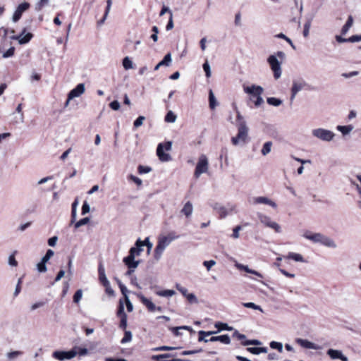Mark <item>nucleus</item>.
<instances>
[{
	"mask_svg": "<svg viewBox=\"0 0 361 361\" xmlns=\"http://www.w3.org/2000/svg\"><path fill=\"white\" fill-rule=\"evenodd\" d=\"M243 306L245 307H247V308H252V309L255 310H259L261 312H264L262 308L259 305H256L255 303L252 302H243Z\"/></svg>",
	"mask_w": 361,
	"mask_h": 361,
	"instance_id": "nucleus-40",
	"label": "nucleus"
},
{
	"mask_svg": "<svg viewBox=\"0 0 361 361\" xmlns=\"http://www.w3.org/2000/svg\"><path fill=\"white\" fill-rule=\"evenodd\" d=\"M267 102L271 106H279L282 104L283 101L276 97H268L267 99Z\"/></svg>",
	"mask_w": 361,
	"mask_h": 361,
	"instance_id": "nucleus-36",
	"label": "nucleus"
},
{
	"mask_svg": "<svg viewBox=\"0 0 361 361\" xmlns=\"http://www.w3.org/2000/svg\"><path fill=\"white\" fill-rule=\"evenodd\" d=\"M210 342L219 341L224 344L228 345L231 343V338L228 335L224 334L218 336H212L209 338Z\"/></svg>",
	"mask_w": 361,
	"mask_h": 361,
	"instance_id": "nucleus-24",
	"label": "nucleus"
},
{
	"mask_svg": "<svg viewBox=\"0 0 361 361\" xmlns=\"http://www.w3.org/2000/svg\"><path fill=\"white\" fill-rule=\"evenodd\" d=\"M215 327L218 328L219 329V331H221V330H228V331H230L232 329V327L229 326L226 323H221V322H217L215 324Z\"/></svg>",
	"mask_w": 361,
	"mask_h": 361,
	"instance_id": "nucleus-49",
	"label": "nucleus"
},
{
	"mask_svg": "<svg viewBox=\"0 0 361 361\" xmlns=\"http://www.w3.org/2000/svg\"><path fill=\"white\" fill-rule=\"evenodd\" d=\"M312 135L313 137L324 142L332 141L336 135L333 131L322 128L313 129Z\"/></svg>",
	"mask_w": 361,
	"mask_h": 361,
	"instance_id": "nucleus-3",
	"label": "nucleus"
},
{
	"mask_svg": "<svg viewBox=\"0 0 361 361\" xmlns=\"http://www.w3.org/2000/svg\"><path fill=\"white\" fill-rule=\"evenodd\" d=\"M123 66L126 70L133 68V62L128 56L123 59Z\"/></svg>",
	"mask_w": 361,
	"mask_h": 361,
	"instance_id": "nucleus-48",
	"label": "nucleus"
},
{
	"mask_svg": "<svg viewBox=\"0 0 361 361\" xmlns=\"http://www.w3.org/2000/svg\"><path fill=\"white\" fill-rule=\"evenodd\" d=\"M241 344L244 346H247L250 345H261V342L259 340L252 339V340H245L244 341L241 342Z\"/></svg>",
	"mask_w": 361,
	"mask_h": 361,
	"instance_id": "nucleus-44",
	"label": "nucleus"
},
{
	"mask_svg": "<svg viewBox=\"0 0 361 361\" xmlns=\"http://www.w3.org/2000/svg\"><path fill=\"white\" fill-rule=\"evenodd\" d=\"M76 356V353L73 350V348L70 350H56L52 353V357L60 361L66 360H71Z\"/></svg>",
	"mask_w": 361,
	"mask_h": 361,
	"instance_id": "nucleus-11",
	"label": "nucleus"
},
{
	"mask_svg": "<svg viewBox=\"0 0 361 361\" xmlns=\"http://www.w3.org/2000/svg\"><path fill=\"white\" fill-rule=\"evenodd\" d=\"M267 62L274 73V78L278 80L282 74L281 62H280L275 55H270L267 59Z\"/></svg>",
	"mask_w": 361,
	"mask_h": 361,
	"instance_id": "nucleus-4",
	"label": "nucleus"
},
{
	"mask_svg": "<svg viewBox=\"0 0 361 361\" xmlns=\"http://www.w3.org/2000/svg\"><path fill=\"white\" fill-rule=\"evenodd\" d=\"M326 354L332 360L339 359L341 361H348V358L345 356L339 350L329 349L326 352Z\"/></svg>",
	"mask_w": 361,
	"mask_h": 361,
	"instance_id": "nucleus-17",
	"label": "nucleus"
},
{
	"mask_svg": "<svg viewBox=\"0 0 361 361\" xmlns=\"http://www.w3.org/2000/svg\"><path fill=\"white\" fill-rule=\"evenodd\" d=\"M137 171L140 174L147 173L152 171V168L147 166L139 165Z\"/></svg>",
	"mask_w": 361,
	"mask_h": 361,
	"instance_id": "nucleus-53",
	"label": "nucleus"
},
{
	"mask_svg": "<svg viewBox=\"0 0 361 361\" xmlns=\"http://www.w3.org/2000/svg\"><path fill=\"white\" fill-rule=\"evenodd\" d=\"M90 221V217L86 216L83 219H81L79 221H75V223H73L74 230L76 231L82 226L87 225Z\"/></svg>",
	"mask_w": 361,
	"mask_h": 361,
	"instance_id": "nucleus-30",
	"label": "nucleus"
},
{
	"mask_svg": "<svg viewBox=\"0 0 361 361\" xmlns=\"http://www.w3.org/2000/svg\"><path fill=\"white\" fill-rule=\"evenodd\" d=\"M84 92L85 85L83 83L78 84L75 88L71 90L68 94V97L64 104L65 107L68 106L71 100L75 97H80Z\"/></svg>",
	"mask_w": 361,
	"mask_h": 361,
	"instance_id": "nucleus-10",
	"label": "nucleus"
},
{
	"mask_svg": "<svg viewBox=\"0 0 361 361\" xmlns=\"http://www.w3.org/2000/svg\"><path fill=\"white\" fill-rule=\"evenodd\" d=\"M171 147H172V142H171V141H168V142H165L164 144L159 143L158 145L157 148V154L159 159L161 161H169L171 159V157L169 154L165 153L164 152V148H165V149L166 151H169V150H171Z\"/></svg>",
	"mask_w": 361,
	"mask_h": 361,
	"instance_id": "nucleus-5",
	"label": "nucleus"
},
{
	"mask_svg": "<svg viewBox=\"0 0 361 361\" xmlns=\"http://www.w3.org/2000/svg\"><path fill=\"white\" fill-rule=\"evenodd\" d=\"M176 118V115L172 111H169L165 116L164 121L167 123H174Z\"/></svg>",
	"mask_w": 361,
	"mask_h": 361,
	"instance_id": "nucleus-39",
	"label": "nucleus"
},
{
	"mask_svg": "<svg viewBox=\"0 0 361 361\" xmlns=\"http://www.w3.org/2000/svg\"><path fill=\"white\" fill-rule=\"evenodd\" d=\"M211 206L214 210L218 212V213L219 214V217L221 219H224L228 215V212L226 209L224 207L221 206L220 204L216 202L211 204Z\"/></svg>",
	"mask_w": 361,
	"mask_h": 361,
	"instance_id": "nucleus-25",
	"label": "nucleus"
},
{
	"mask_svg": "<svg viewBox=\"0 0 361 361\" xmlns=\"http://www.w3.org/2000/svg\"><path fill=\"white\" fill-rule=\"evenodd\" d=\"M132 337H133V336H132V333H131V331H126H126H125V333H124V336H123V338L121 339V343L122 344H124V343H128V342L131 341V340H132Z\"/></svg>",
	"mask_w": 361,
	"mask_h": 361,
	"instance_id": "nucleus-43",
	"label": "nucleus"
},
{
	"mask_svg": "<svg viewBox=\"0 0 361 361\" xmlns=\"http://www.w3.org/2000/svg\"><path fill=\"white\" fill-rule=\"evenodd\" d=\"M252 203L254 204H268L271 206L273 208H276L277 207L276 204L272 201L271 200L269 199L267 197H256L253 198Z\"/></svg>",
	"mask_w": 361,
	"mask_h": 361,
	"instance_id": "nucleus-18",
	"label": "nucleus"
},
{
	"mask_svg": "<svg viewBox=\"0 0 361 361\" xmlns=\"http://www.w3.org/2000/svg\"><path fill=\"white\" fill-rule=\"evenodd\" d=\"M32 37V33L26 32V28H23L18 35L13 36L11 39L18 40L20 44H25L28 43Z\"/></svg>",
	"mask_w": 361,
	"mask_h": 361,
	"instance_id": "nucleus-13",
	"label": "nucleus"
},
{
	"mask_svg": "<svg viewBox=\"0 0 361 361\" xmlns=\"http://www.w3.org/2000/svg\"><path fill=\"white\" fill-rule=\"evenodd\" d=\"M192 211L193 207L192 203L190 202H187L181 209V213L185 214L186 217H189L191 216Z\"/></svg>",
	"mask_w": 361,
	"mask_h": 361,
	"instance_id": "nucleus-28",
	"label": "nucleus"
},
{
	"mask_svg": "<svg viewBox=\"0 0 361 361\" xmlns=\"http://www.w3.org/2000/svg\"><path fill=\"white\" fill-rule=\"evenodd\" d=\"M15 52V48L13 47H10L6 51H5L3 54L4 58H9L13 56Z\"/></svg>",
	"mask_w": 361,
	"mask_h": 361,
	"instance_id": "nucleus-61",
	"label": "nucleus"
},
{
	"mask_svg": "<svg viewBox=\"0 0 361 361\" xmlns=\"http://www.w3.org/2000/svg\"><path fill=\"white\" fill-rule=\"evenodd\" d=\"M49 0H39L35 5V10L36 11H42L45 6H48Z\"/></svg>",
	"mask_w": 361,
	"mask_h": 361,
	"instance_id": "nucleus-34",
	"label": "nucleus"
},
{
	"mask_svg": "<svg viewBox=\"0 0 361 361\" xmlns=\"http://www.w3.org/2000/svg\"><path fill=\"white\" fill-rule=\"evenodd\" d=\"M173 355L169 353L154 355L152 356V360L154 361H170L171 360H167V358L171 357Z\"/></svg>",
	"mask_w": 361,
	"mask_h": 361,
	"instance_id": "nucleus-31",
	"label": "nucleus"
},
{
	"mask_svg": "<svg viewBox=\"0 0 361 361\" xmlns=\"http://www.w3.org/2000/svg\"><path fill=\"white\" fill-rule=\"evenodd\" d=\"M295 342L300 345L302 348L305 349H312V350H321L322 346L317 345L307 339H303L300 338H298L295 339Z\"/></svg>",
	"mask_w": 361,
	"mask_h": 361,
	"instance_id": "nucleus-14",
	"label": "nucleus"
},
{
	"mask_svg": "<svg viewBox=\"0 0 361 361\" xmlns=\"http://www.w3.org/2000/svg\"><path fill=\"white\" fill-rule=\"evenodd\" d=\"M109 106H110L111 109L114 110V111L118 110L120 109V106H121L120 103L117 100H114V101L111 102L109 104Z\"/></svg>",
	"mask_w": 361,
	"mask_h": 361,
	"instance_id": "nucleus-64",
	"label": "nucleus"
},
{
	"mask_svg": "<svg viewBox=\"0 0 361 361\" xmlns=\"http://www.w3.org/2000/svg\"><path fill=\"white\" fill-rule=\"evenodd\" d=\"M145 120V117L143 116H140L133 123V126L135 128H139L143 123V121Z\"/></svg>",
	"mask_w": 361,
	"mask_h": 361,
	"instance_id": "nucleus-56",
	"label": "nucleus"
},
{
	"mask_svg": "<svg viewBox=\"0 0 361 361\" xmlns=\"http://www.w3.org/2000/svg\"><path fill=\"white\" fill-rule=\"evenodd\" d=\"M244 92L250 95V100L256 99V97L262 95L264 92V88L262 86L252 85L250 86H243Z\"/></svg>",
	"mask_w": 361,
	"mask_h": 361,
	"instance_id": "nucleus-9",
	"label": "nucleus"
},
{
	"mask_svg": "<svg viewBox=\"0 0 361 361\" xmlns=\"http://www.w3.org/2000/svg\"><path fill=\"white\" fill-rule=\"evenodd\" d=\"M54 255V252L52 250L49 249L47 250L46 254L42 257L41 259L42 261H44L45 262H47Z\"/></svg>",
	"mask_w": 361,
	"mask_h": 361,
	"instance_id": "nucleus-55",
	"label": "nucleus"
},
{
	"mask_svg": "<svg viewBox=\"0 0 361 361\" xmlns=\"http://www.w3.org/2000/svg\"><path fill=\"white\" fill-rule=\"evenodd\" d=\"M46 264L47 262L41 259V261L37 264V269L39 273H44L47 271V268Z\"/></svg>",
	"mask_w": 361,
	"mask_h": 361,
	"instance_id": "nucleus-47",
	"label": "nucleus"
},
{
	"mask_svg": "<svg viewBox=\"0 0 361 361\" xmlns=\"http://www.w3.org/2000/svg\"><path fill=\"white\" fill-rule=\"evenodd\" d=\"M142 247V242L140 238H138L135 243V247H132L130 249L129 255L128 256L135 258L136 256H140L143 250Z\"/></svg>",
	"mask_w": 361,
	"mask_h": 361,
	"instance_id": "nucleus-15",
	"label": "nucleus"
},
{
	"mask_svg": "<svg viewBox=\"0 0 361 361\" xmlns=\"http://www.w3.org/2000/svg\"><path fill=\"white\" fill-rule=\"evenodd\" d=\"M310 27H311V20L309 19L307 20L305 25H304V30H303V36L305 37H308L309 35V32H310Z\"/></svg>",
	"mask_w": 361,
	"mask_h": 361,
	"instance_id": "nucleus-50",
	"label": "nucleus"
},
{
	"mask_svg": "<svg viewBox=\"0 0 361 361\" xmlns=\"http://www.w3.org/2000/svg\"><path fill=\"white\" fill-rule=\"evenodd\" d=\"M139 298L141 302L146 306L149 312H152L156 311V305L149 299L147 298L142 294L139 295Z\"/></svg>",
	"mask_w": 361,
	"mask_h": 361,
	"instance_id": "nucleus-21",
	"label": "nucleus"
},
{
	"mask_svg": "<svg viewBox=\"0 0 361 361\" xmlns=\"http://www.w3.org/2000/svg\"><path fill=\"white\" fill-rule=\"evenodd\" d=\"M353 128L354 127L352 125L336 126V129L340 131L344 136L348 135L353 130Z\"/></svg>",
	"mask_w": 361,
	"mask_h": 361,
	"instance_id": "nucleus-29",
	"label": "nucleus"
},
{
	"mask_svg": "<svg viewBox=\"0 0 361 361\" xmlns=\"http://www.w3.org/2000/svg\"><path fill=\"white\" fill-rule=\"evenodd\" d=\"M22 354H23L22 351H19V350L11 351L6 354V357L9 360H13V359L16 358L17 357L21 355Z\"/></svg>",
	"mask_w": 361,
	"mask_h": 361,
	"instance_id": "nucleus-51",
	"label": "nucleus"
},
{
	"mask_svg": "<svg viewBox=\"0 0 361 361\" xmlns=\"http://www.w3.org/2000/svg\"><path fill=\"white\" fill-rule=\"evenodd\" d=\"M190 303H197L198 300L195 294L188 293L185 297Z\"/></svg>",
	"mask_w": 361,
	"mask_h": 361,
	"instance_id": "nucleus-60",
	"label": "nucleus"
},
{
	"mask_svg": "<svg viewBox=\"0 0 361 361\" xmlns=\"http://www.w3.org/2000/svg\"><path fill=\"white\" fill-rule=\"evenodd\" d=\"M117 316L122 318V317H127V314H126L124 311V305L121 300H119V306L117 311Z\"/></svg>",
	"mask_w": 361,
	"mask_h": 361,
	"instance_id": "nucleus-45",
	"label": "nucleus"
},
{
	"mask_svg": "<svg viewBox=\"0 0 361 361\" xmlns=\"http://www.w3.org/2000/svg\"><path fill=\"white\" fill-rule=\"evenodd\" d=\"M79 204V200L78 198L76 197L71 205V221H70V226H72L73 223L76 221L77 217V207Z\"/></svg>",
	"mask_w": 361,
	"mask_h": 361,
	"instance_id": "nucleus-20",
	"label": "nucleus"
},
{
	"mask_svg": "<svg viewBox=\"0 0 361 361\" xmlns=\"http://www.w3.org/2000/svg\"><path fill=\"white\" fill-rule=\"evenodd\" d=\"M272 145L273 143L271 141L266 142L263 145L262 149L261 150V153L263 156H266L271 152Z\"/></svg>",
	"mask_w": 361,
	"mask_h": 361,
	"instance_id": "nucleus-33",
	"label": "nucleus"
},
{
	"mask_svg": "<svg viewBox=\"0 0 361 361\" xmlns=\"http://www.w3.org/2000/svg\"><path fill=\"white\" fill-rule=\"evenodd\" d=\"M202 68L205 72L206 77L207 78H210L212 75L211 67L207 60L203 63Z\"/></svg>",
	"mask_w": 361,
	"mask_h": 361,
	"instance_id": "nucleus-46",
	"label": "nucleus"
},
{
	"mask_svg": "<svg viewBox=\"0 0 361 361\" xmlns=\"http://www.w3.org/2000/svg\"><path fill=\"white\" fill-rule=\"evenodd\" d=\"M357 178L360 183H356L354 180H350V183L353 185L355 186L359 195V197L361 199V175H357Z\"/></svg>",
	"mask_w": 361,
	"mask_h": 361,
	"instance_id": "nucleus-42",
	"label": "nucleus"
},
{
	"mask_svg": "<svg viewBox=\"0 0 361 361\" xmlns=\"http://www.w3.org/2000/svg\"><path fill=\"white\" fill-rule=\"evenodd\" d=\"M82 296V290L79 289V290H76V292L75 293V294L73 295V302L75 303H78L80 300Z\"/></svg>",
	"mask_w": 361,
	"mask_h": 361,
	"instance_id": "nucleus-59",
	"label": "nucleus"
},
{
	"mask_svg": "<svg viewBox=\"0 0 361 361\" xmlns=\"http://www.w3.org/2000/svg\"><path fill=\"white\" fill-rule=\"evenodd\" d=\"M98 272H99V279L102 285L104 283H106L108 285V282H109V281L106 278V276L105 274V269L102 262H100L99 264Z\"/></svg>",
	"mask_w": 361,
	"mask_h": 361,
	"instance_id": "nucleus-26",
	"label": "nucleus"
},
{
	"mask_svg": "<svg viewBox=\"0 0 361 361\" xmlns=\"http://www.w3.org/2000/svg\"><path fill=\"white\" fill-rule=\"evenodd\" d=\"M73 350L76 353V355H78L80 356H83L88 353V350L86 348H82L79 346L73 347Z\"/></svg>",
	"mask_w": 361,
	"mask_h": 361,
	"instance_id": "nucleus-41",
	"label": "nucleus"
},
{
	"mask_svg": "<svg viewBox=\"0 0 361 361\" xmlns=\"http://www.w3.org/2000/svg\"><path fill=\"white\" fill-rule=\"evenodd\" d=\"M156 294L161 297L169 298L174 295L176 292L173 290H164L157 291Z\"/></svg>",
	"mask_w": 361,
	"mask_h": 361,
	"instance_id": "nucleus-35",
	"label": "nucleus"
},
{
	"mask_svg": "<svg viewBox=\"0 0 361 361\" xmlns=\"http://www.w3.org/2000/svg\"><path fill=\"white\" fill-rule=\"evenodd\" d=\"M232 336H233V338H236L237 339H238V340L241 341V342H242V341H244L245 340H247V339H246V336H245V334H243L239 333V332H238V331H237V330H235V331L233 332V334Z\"/></svg>",
	"mask_w": 361,
	"mask_h": 361,
	"instance_id": "nucleus-57",
	"label": "nucleus"
},
{
	"mask_svg": "<svg viewBox=\"0 0 361 361\" xmlns=\"http://www.w3.org/2000/svg\"><path fill=\"white\" fill-rule=\"evenodd\" d=\"M209 166L208 159L205 154H201L195 167L194 176L199 178L201 174L207 172Z\"/></svg>",
	"mask_w": 361,
	"mask_h": 361,
	"instance_id": "nucleus-6",
	"label": "nucleus"
},
{
	"mask_svg": "<svg viewBox=\"0 0 361 361\" xmlns=\"http://www.w3.org/2000/svg\"><path fill=\"white\" fill-rule=\"evenodd\" d=\"M302 236L314 243H319L327 247L334 249L337 247L336 243L331 238L321 233H312L310 231H305Z\"/></svg>",
	"mask_w": 361,
	"mask_h": 361,
	"instance_id": "nucleus-1",
	"label": "nucleus"
},
{
	"mask_svg": "<svg viewBox=\"0 0 361 361\" xmlns=\"http://www.w3.org/2000/svg\"><path fill=\"white\" fill-rule=\"evenodd\" d=\"M287 257L288 259H293L295 262H305L303 257L300 254H298V253L289 252Z\"/></svg>",
	"mask_w": 361,
	"mask_h": 361,
	"instance_id": "nucleus-37",
	"label": "nucleus"
},
{
	"mask_svg": "<svg viewBox=\"0 0 361 361\" xmlns=\"http://www.w3.org/2000/svg\"><path fill=\"white\" fill-rule=\"evenodd\" d=\"M125 302L126 304L127 310L128 312H131L133 310V305L131 303L128 296H126L125 298Z\"/></svg>",
	"mask_w": 361,
	"mask_h": 361,
	"instance_id": "nucleus-63",
	"label": "nucleus"
},
{
	"mask_svg": "<svg viewBox=\"0 0 361 361\" xmlns=\"http://www.w3.org/2000/svg\"><path fill=\"white\" fill-rule=\"evenodd\" d=\"M353 23V18L352 16H349L345 24L343 26L341 29V34L345 35L348 32L349 29L352 27Z\"/></svg>",
	"mask_w": 361,
	"mask_h": 361,
	"instance_id": "nucleus-32",
	"label": "nucleus"
},
{
	"mask_svg": "<svg viewBox=\"0 0 361 361\" xmlns=\"http://www.w3.org/2000/svg\"><path fill=\"white\" fill-rule=\"evenodd\" d=\"M270 347L273 349L278 350L280 353L283 351V344L276 341H271L270 343Z\"/></svg>",
	"mask_w": 361,
	"mask_h": 361,
	"instance_id": "nucleus-52",
	"label": "nucleus"
},
{
	"mask_svg": "<svg viewBox=\"0 0 361 361\" xmlns=\"http://www.w3.org/2000/svg\"><path fill=\"white\" fill-rule=\"evenodd\" d=\"M235 266L239 270H243V271H245L247 273L254 274V275H255V276H258L259 278H263L262 274H261L259 272H258V271H257L255 270L250 269L248 267V266H247V265H244V264H240V263H235Z\"/></svg>",
	"mask_w": 361,
	"mask_h": 361,
	"instance_id": "nucleus-22",
	"label": "nucleus"
},
{
	"mask_svg": "<svg viewBox=\"0 0 361 361\" xmlns=\"http://www.w3.org/2000/svg\"><path fill=\"white\" fill-rule=\"evenodd\" d=\"M209 107L212 109H215V107L217 105V103H216V98L214 97V93H213L212 90H210L209 92Z\"/></svg>",
	"mask_w": 361,
	"mask_h": 361,
	"instance_id": "nucleus-38",
	"label": "nucleus"
},
{
	"mask_svg": "<svg viewBox=\"0 0 361 361\" xmlns=\"http://www.w3.org/2000/svg\"><path fill=\"white\" fill-rule=\"evenodd\" d=\"M170 243H171L168 238H165V236H161L159 238L157 245L154 252V257L157 261H159L161 259L164 250L167 246L169 245Z\"/></svg>",
	"mask_w": 361,
	"mask_h": 361,
	"instance_id": "nucleus-7",
	"label": "nucleus"
},
{
	"mask_svg": "<svg viewBox=\"0 0 361 361\" xmlns=\"http://www.w3.org/2000/svg\"><path fill=\"white\" fill-rule=\"evenodd\" d=\"M171 54H166L164 59L154 67V71H157L161 66H169L171 65Z\"/></svg>",
	"mask_w": 361,
	"mask_h": 361,
	"instance_id": "nucleus-23",
	"label": "nucleus"
},
{
	"mask_svg": "<svg viewBox=\"0 0 361 361\" xmlns=\"http://www.w3.org/2000/svg\"><path fill=\"white\" fill-rule=\"evenodd\" d=\"M90 212V206L87 200L84 201L82 207V211L81 214L85 215L86 214L89 213Z\"/></svg>",
	"mask_w": 361,
	"mask_h": 361,
	"instance_id": "nucleus-54",
	"label": "nucleus"
},
{
	"mask_svg": "<svg viewBox=\"0 0 361 361\" xmlns=\"http://www.w3.org/2000/svg\"><path fill=\"white\" fill-rule=\"evenodd\" d=\"M123 262L128 268L135 269L138 267L140 260H135V257L127 256L123 258Z\"/></svg>",
	"mask_w": 361,
	"mask_h": 361,
	"instance_id": "nucleus-19",
	"label": "nucleus"
},
{
	"mask_svg": "<svg viewBox=\"0 0 361 361\" xmlns=\"http://www.w3.org/2000/svg\"><path fill=\"white\" fill-rule=\"evenodd\" d=\"M30 7V4L28 2H23L20 4L12 16V21L14 23L18 22L22 17V15Z\"/></svg>",
	"mask_w": 361,
	"mask_h": 361,
	"instance_id": "nucleus-12",
	"label": "nucleus"
},
{
	"mask_svg": "<svg viewBox=\"0 0 361 361\" xmlns=\"http://www.w3.org/2000/svg\"><path fill=\"white\" fill-rule=\"evenodd\" d=\"M217 331H200L198 332V341L199 342H204V343H207V342H210L209 341V339H207L206 338V336H210V335H212L214 334H216Z\"/></svg>",
	"mask_w": 361,
	"mask_h": 361,
	"instance_id": "nucleus-27",
	"label": "nucleus"
},
{
	"mask_svg": "<svg viewBox=\"0 0 361 361\" xmlns=\"http://www.w3.org/2000/svg\"><path fill=\"white\" fill-rule=\"evenodd\" d=\"M238 134L231 138V142L233 145H238L240 143L245 144L248 137V128L245 121H242L237 124Z\"/></svg>",
	"mask_w": 361,
	"mask_h": 361,
	"instance_id": "nucleus-2",
	"label": "nucleus"
},
{
	"mask_svg": "<svg viewBox=\"0 0 361 361\" xmlns=\"http://www.w3.org/2000/svg\"><path fill=\"white\" fill-rule=\"evenodd\" d=\"M216 264V261L211 259L209 261H204L203 262V265L207 268V271H209L210 269Z\"/></svg>",
	"mask_w": 361,
	"mask_h": 361,
	"instance_id": "nucleus-62",
	"label": "nucleus"
},
{
	"mask_svg": "<svg viewBox=\"0 0 361 361\" xmlns=\"http://www.w3.org/2000/svg\"><path fill=\"white\" fill-rule=\"evenodd\" d=\"M202 351V348L195 349V350H184L180 353V355H191L201 353Z\"/></svg>",
	"mask_w": 361,
	"mask_h": 361,
	"instance_id": "nucleus-58",
	"label": "nucleus"
},
{
	"mask_svg": "<svg viewBox=\"0 0 361 361\" xmlns=\"http://www.w3.org/2000/svg\"><path fill=\"white\" fill-rule=\"evenodd\" d=\"M257 216L260 222L265 226L274 229L276 233H281V226L276 222L273 221L269 216L260 212H258Z\"/></svg>",
	"mask_w": 361,
	"mask_h": 361,
	"instance_id": "nucleus-8",
	"label": "nucleus"
},
{
	"mask_svg": "<svg viewBox=\"0 0 361 361\" xmlns=\"http://www.w3.org/2000/svg\"><path fill=\"white\" fill-rule=\"evenodd\" d=\"M309 86L308 83H307L302 78H300L293 81L291 90L298 93L301 90L308 88Z\"/></svg>",
	"mask_w": 361,
	"mask_h": 361,
	"instance_id": "nucleus-16",
	"label": "nucleus"
}]
</instances>
